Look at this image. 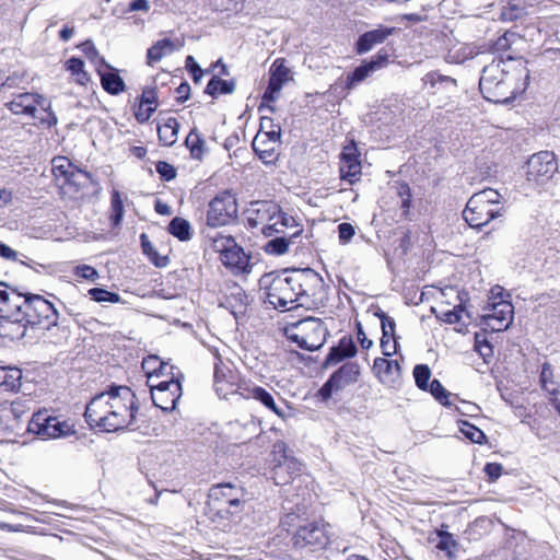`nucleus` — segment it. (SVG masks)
I'll return each mask as SVG.
<instances>
[{
  "label": "nucleus",
  "mask_w": 560,
  "mask_h": 560,
  "mask_svg": "<svg viewBox=\"0 0 560 560\" xmlns=\"http://www.w3.org/2000/svg\"><path fill=\"white\" fill-rule=\"evenodd\" d=\"M7 106L14 115L38 118L42 124L49 127L57 124L56 115L50 112V103L39 94L20 93L7 103Z\"/></svg>",
  "instance_id": "nucleus-8"
},
{
  "label": "nucleus",
  "mask_w": 560,
  "mask_h": 560,
  "mask_svg": "<svg viewBox=\"0 0 560 560\" xmlns=\"http://www.w3.org/2000/svg\"><path fill=\"white\" fill-rule=\"evenodd\" d=\"M51 172L55 179L62 186H80L83 179L89 178V174L75 168L71 161L66 156H56L51 160Z\"/></svg>",
  "instance_id": "nucleus-17"
},
{
  "label": "nucleus",
  "mask_w": 560,
  "mask_h": 560,
  "mask_svg": "<svg viewBox=\"0 0 560 560\" xmlns=\"http://www.w3.org/2000/svg\"><path fill=\"white\" fill-rule=\"evenodd\" d=\"M337 372L346 382V384L349 385L357 382L360 369L359 365L355 363H348L342 365Z\"/></svg>",
  "instance_id": "nucleus-54"
},
{
  "label": "nucleus",
  "mask_w": 560,
  "mask_h": 560,
  "mask_svg": "<svg viewBox=\"0 0 560 560\" xmlns=\"http://www.w3.org/2000/svg\"><path fill=\"white\" fill-rule=\"evenodd\" d=\"M28 326L24 314L23 317L0 318V337L11 341L20 340L25 336Z\"/></svg>",
  "instance_id": "nucleus-27"
},
{
  "label": "nucleus",
  "mask_w": 560,
  "mask_h": 560,
  "mask_svg": "<svg viewBox=\"0 0 560 560\" xmlns=\"http://www.w3.org/2000/svg\"><path fill=\"white\" fill-rule=\"evenodd\" d=\"M236 376L221 358H217L214 363L213 383L215 393L220 398H228L229 395L236 393L235 386Z\"/></svg>",
  "instance_id": "nucleus-20"
},
{
  "label": "nucleus",
  "mask_w": 560,
  "mask_h": 560,
  "mask_svg": "<svg viewBox=\"0 0 560 560\" xmlns=\"http://www.w3.org/2000/svg\"><path fill=\"white\" fill-rule=\"evenodd\" d=\"M520 40L521 38L517 36V34L513 32H505L493 43L491 48L494 54H502L511 49L512 46Z\"/></svg>",
  "instance_id": "nucleus-46"
},
{
  "label": "nucleus",
  "mask_w": 560,
  "mask_h": 560,
  "mask_svg": "<svg viewBox=\"0 0 560 560\" xmlns=\"http://www.w3.org/2000/svg\"><path fill=\"white\" fill-rule=\"evenodd\" d=\"M23 314L30 326H42L45 329L57 325L58 312L51 302L38 294H26Z\"/></svg>",
  "instance_id": "nucleus-12"
},
{
  "label": "nucleus",
  "mask_w": 560,
  "mask_h": 560,
  "mask_svg": "<svg viewBox=\"0 0 560 560\" xmlns=\"http://www.w3.org/2000/svg\"><path fill=\"white\" fill-rule=\"evenodd\" d=\"M552 377H553V373H552L551 366L549 364L545 363L542 365V370L540 373L541 386L550 395H557L558 389L552 381Z\"/></svg>",
  "instance_id": "nucleus-52"
},
{
  "label": "nucleus",
  "mask_w": 560,
  "mask_h": 560,
  "mask_svg": "<svg viewBox=\"0 0 560 560\" xmlns=\"http://www.w3.org/2000/svg\"><path fill=\"white\" fill-rule=\"evenodd\" d=\"M428 389L432 394V396L440 401L444 406H450V397L452 396L450 392H447L444 386L438 380H433Z\"/></svg>",
  "instance_id": "nucleus-50"
},
{
  "label": "nucleus",
  "mask_w": 560,
  "mask_h": 560,
  "mask_svg": "<svg viewBox=\"0 0 560 560\" xmlns=\"http://www.w3.org/2000/svg\"><path fill=\"white\" fill-rule=\"evenodd\" d=\"M237 214V202L234 195L224 191L214 197L209 203L207 223L217 228L229 224Z\"/></svg>",
  "instance_id": "nucleus-15"
},
{
  "label": "nucleus",
  "mask_w": 560,
  "mask_h": 560,
  "mask_svg": "<svg viewBox=\"0 0 560 560\" xmlns=\"http://www.w3.org/2000/svg\"><path fill=\"white\" fill-rule=\"evenodd\" d=\"M234 82L233 81H226L219 79L217 77H213L207 88L206 92L212 96H218L221 94H230L234 91Z\"/></svg>",
  "instance_id": "nucleus-44"
},
{
  "label": "nucleus",
  "mask_w": 560,
  "mask_h": 560,
  "mask_svg": "<svg viewBox=\"0 0 560 560\" xmlns=\"http://www.w3.org/2000/svg\"><path fill=\"white\" fill-rule=\"evenodd\" d=\"M355 234V229L352 224L343 222L338 225V238L341 244H348Z\"/></svg>",
  "instance_id": "nucleus-59"
},
{
  "label": "nucleus",
  "mask_w": 560,
  "mask_h": 560,
  "mask_svg": "<svg viewBox=\"0 0 560 560\" xmlns=\"http://www.w3.org/2000/svg\"><path fill=\"white\" fill-rule=\"evenodd\" d=\"M66 69L71 73L74 81L84 85L89 80V74L84 70V62L78 58H71L66 62Z\"/></svg>",
  "instance_id": "nucleus-43"
},
{
  "label": "nucleus",
  "mask_w": 560,
  "mask_h": 560,
  "mask_svg": "<svg viewBox=\"0 0 560 560\" xmlns=\"http://www.w3.org/2000/svg\"><path fill=\"white\" fill-rule=\"evenodd\" d=\"M26 294L9 288L0 282V318H11L12 316L23 317V308Z\"/></svg>",
  "instance_id": "nucleus-19"
},
{
  "label": "nucleus",
  "mask_w": 560,
  "mask_h": 560,
  "mask_svg": "<svg viewBox=\"0 0 560 560\" xmlns=\"http://www.w3.org/2000/svg\"><path fill=\"white\" fill-rule=\"evenodd\" d=\"M373 369L383 384L390 385L400 374V365L396 360L377 358L374 360Z\"/></svg>",
  "instance_id": "nucleus-30"
},
{
  "label": "nucleus",
  "mask_w": 560,
  "mask_h": 560,
  "mask_svg": "<svg viewBox=\"0 0 560 560\" xmlns=\"http://www.w3.org/2000/svg\"><path fill=\"white\" fill-rule=\"evenodd\" d=\"M236 393L244 399H253L259 402L270 412L275 413L281 420H287L290 413L276 402L275 395H278L272 388L267 389L261 387L249 380H242L236 384Z\"/></svg>",
  "instance_id": "nucleus-13"
},
{
  "label": "nucleus",
  "mask_w": 560,
  "mask_h": 560,
  "mask_svg": "<svg viewBox=\"0 0 560 560\" xmlns=\"http://www.w3.org/2000/svg\"><path fill=\"white\" fill-rule=\"evenodd\" d=\"M186 68L189 69L192 75V80L198 83L203 77V70L198 66L192 56L186 58Z\"/></svg>",
  "instance_id": "nucleus-63"
},
{
  "label": "nucleus",
  "mask_w": 560,
  "mask_h": 560,
  "mask_svg": "<svg viewBox=\"0 0 560 560\" xmlns=\"http://www.w3.org/2000/svg\"><path fill=\"white\" fill-rule=\"evenodd\" d=\"M74 273L83 279L95 281L98 278V272L95 268L89 265H81L75 268Z\"/></svg>",
  "instance_id": "nucleus-62"
},
{
  "label": "nucleus",
  "mask_w": 560,
  "mask_h": 560,
  "mask_svg": "<svg viewBox=\"0 0 560 560\" xmlns=\"http://www.w3.org/2000/svg\"><path fill=\"white\" fill-rule=\"evenodd\" d=\"M89 295L95 302H109V303H118L120 301V296L117 293L109 292L105 289L94 288L89 290Z\"/></svg>",
  "instance_id": "nucleus-51"
},
{
  "label": "nucleus",
  "mask_w": 560,
  "mask_h": 560,
  "mask_svg": "<svg viewBox=\"0 0 560 560\" xmlns=\"http://www.w3.org/2000/svg\"><path fill=\"white\" fill-rule=\"evenodd\" d=\"M253 214L249 222L254 226H260L267 237L273 236L275 233H284V228L293 226L294 223V219L283 213L272 201L256 202Z\"/></svg>",
  "instance_id": "nucleus-7"
},
{
  "label": "nucleus",
  "mask_w": 560,
  "mask_h": 560,
  "mask_svg": "<svg viewBox=\"0 0 560 560\" xmlns=\"http://www.w3.org/2000/svg\"><path fill=\"white\" fill-rule=\"evenodd\" d=\"M398 195L400 197L402 215L407 217L409 213L410 206H411V191H410L409 186L406 184L400 185Z\"/></svg>",
  "instance_id": "nucleus-58"
},
{
  "label": "nucleus",
  "mask_w": 560,
  "mask_h": 560,
  "mask_svg": "<svg viewBox=\"0 0 560 560\" xmlns=\"http://www.w3.org/2000/svg\"><path fill=\"white\" fill-rule=\"evenodd\" d=\"M156 172L165 180H171V179L175 178V176H176L175 168L167 162H159L156 164Z\"/></svg>",
  "instance_id": "nucleus-64"
},
{
  "label": "nucleus",
  "mask_w": 560,
  "mask_h": 560,
  "mask_svg": "<svg viewBox=\"0 0 560 560\" xmlns=\"http://www.w3.org/2000/svg\"><path fill=\"white\" fill-rule=\"evenodd\" d=\"M558 171V163L555 153L540 151L533 154L526 164V178L537 185L550 180Z\"/></svg>",
  "instance_id": "nucleus-14"
},
{
  "label": "nucleus",
  "mask_w": 560,
  "mask_h": 560,
  "mask_svg": "<svg viewBox=\"0 0 560 560\" xmlns=\"http://www.w3.org/2000/svg\"><path fill=\"white\" fill-rule=\"evenodd\" d=\"M103 89L109 94L117 95L125 91V83L120 75L109 66L97 67Z\"/></svg>",
  "instance_id": "nucleus-32"
},
{
  "label": "nucleus",
  "mask_w": 560,
  "mask_h": 560,
  "mask_svg": "<svg viewBox=\"0 0 560 560\" xmlns=\"http://www.w3.org/2000/svg\"><path fill=\"white\" fill-rule=\"evenodd\" d=\"M526 14V5L524 0H511L501 11L503 21H516Z\"/></svg>",
  "instance_id": "nucleus-41"
},
{
  "label": "nucleus",
  "mask_w": 560,
  "mask_h": 560,
  "mask_svg": "<svg viewBox=\"0 0 560 560\" xmlns=\"http://www.w3.org/2000/svg\"><path fill=\"white\" fill-rule=\"evenodd\" d=\"M460 432L474 443L482 444L486 440L485 433L469 422L462 423Z\"/></svg>",
  "instance_id": "nucleus-53"
},
{
  "label": "nucleus",
  "mask_w": 560,
  "mask_h": 560,
  "mask_svg": "<svg viewBox=\"0 0 560 560\" xmlns=\"http://www.w3.org/2000/svg\"><path fill=\"white\" fill-rule=\"evenodd\" d=\"M179 124L176 118L168 117L158 124L159 140L162 144L171 147L178 139Z\"/></svg>",
  "instance_id": "nucleus-35"
},
{
  "label": "nucleus",
  "mask_w": 560,
  "mask_h": 560,
  "mask_svg": "<svg viewBox=\"0 0 560 560\" xmlns=\"http://www.w3.org/2000/svg\"><path fill=\"white\" fill-rule=\"evenodd\" d=\"M185 143L189 149L192 158L201 159L203 153V141L201 140L200 136L197 132H195V130L190 131V133L186 138Z\"/></svg>",
  "instance_id": "nucleus-49"
},
{
  "label": "nucleus",
  "mask_w": 560,
  "mask_h": 560,
  "mask_svg": "<svg viewBox=\"0 0 560 560\" xmlns=\"http://www.w3.org/2000/svg\"><path fill=\"white\" fill-rule=\"evenodd\" d=\"M387 63V55L378 54L374 59L357 67L353 72L347 75V89H353L358 83L365 80L371 73L385 67Z\"/></svg>",
  "instance_id": "nucleus-25"
},
{
  "label": "nucleus",
  "mask_w": 560,
  "mask_h": 560,
  "mask_svg": "<svg viewBox=\"0 0 560 560\" xmlns=\"http://www.w3.org/2000/svg\"><path fill=\"white\" fill-rule=\"evenodd\" d=\"M124 217V201L119 191L112 194V215L110 220L115 226L119 225Z\"/></svg>",
  "instance_id": "nucleus-47"
},
{
  "label": "nucleus",
  "mask_w": 560,
  "mask_h": 560,
  "mask_svg": "<svg viewBox=\"0 0 560 560\" xmlns=\"http://www.w3.org/2000/svg\"><path fill=\"white\" fill-rule=\"evenodd\" d=\"M381 348L385 357H390L396 353L397 341L394 334H388L386 331L382 332Z\"/></svg>",
  "instance_id": "nucleus-55"
},
{
  "label": "nucleus",
  "mask_w": 560,
  "mask_h": 560,
  "mask_svg": "<svg viewBox=\"0 0 560 560\" xmlns=\"http://www.w3.org/2000/svg\"><path fill=\"white\" fill-rule=\"evenodd\" d=\"M361 168L355 144L346 145L340 156V177L353 184L360 179Z\"/></svg>",
  "instance_id": "nucleus-21"
},
{
  "label": "nucleus",
  "mask_w": 560,
  "mask_h": 560,
  "mask_svg": "<svg viewBox=\"0 0 560 560\" xmlns=\"http://www.w3.org/2000/svg\"><path fill=\"white\" fill-rule=\"evenodd\" d=\"M168 232L180 241H187L191 236L189 222L182 218H174L171 221Z\"/></svg>",
  "instance_id": "nucleus-45"
},
{
  "label": "nucleus",
  "mask_w": 560,
  "mask_h": 560,
  "mask_svg": "<svg viewBox=\"0 0 560 560\" xmlns=\"http://www.w3.org/2000/svg\"><path fill=\"white\" fill-rule=\"evenodd\" d=\"M55 417L49 416L47 411H38L33 415L30 424L28 431L33 432L43 439H48L49 431L52 428V421Z\"/></svg>",
  "instance_id": "nucleus-36"
},
{
  "label": "nucleus",
  "mask_w": 560,
  "mask_h": 560,
  "mask_svg": "<svg viewBox=\"0 0 560 560\" xmlns=\"http://www.w3.org/2000/svg\"><path fill=\"white\" fill-rule=\"evenodd\" d=\"M180 44L178 42L164 38L158 40L152 47L148 49L147 59L148 65H153L162 60V58L170 56L175 50L179 49Z\"/></svg>",
  "instance_id": "nucleus-33"
},
{
  "label": "nucleus",
  "mask_w": 560,
  "mask_h": 560,
  "mask_svg": "<svg viewBox=\"0 0 560 560\" xmlns=\"http://www.w3.org/2000/svg\"><path fill=\"white\" fill-rule=\"evenodd\" d=\"M288 451V445L282 441L276 442L272 446L271 478L278 486L289 483L301 471L302 464L289 455Z\"/></svg>",
  "instance_id": "nucleus-11"
},
{
  "label": "nucleus",
  "mask_w": 560,
  "mask_h": 560,
  "mask_svg": "<svg viewBox=\"0 0 560 560\" xmlns=\"http://www.w3.org/2000/svg\"><path fill=\"white\" fill-rule=\"evenodd\" d=\"M151 397L153 404L164 411H172L182 396V385L174 375L171 380L151 383Z\"/></svg>",
  "instance_id": "nucleus-16"
},
{
  "label": "nucleus",
  "mask_w": 560,
  "mask_h": 560,
  "mask_svg": "<svg viewBox=\"0 0 560 560\" xmlns=\"http://www.w3.org/2000/svg\"><path fill=\"white\" fill-rule=\"evenodd\" d=\"M442 301H450L451 307H453L454 304L459 303V301H462V299H460L459 292L457 291L456 288L447 287L440 291L439 303H441Z\"/></svg>",
  "instance_id": "nucleus-60"
},
{
  "label": "nucleus",
  "mask_w": 560,
  "mask_h": 560,
  "mask_svg": "<svg viewBox=\"0 0 560 560\" xmlns=\"http://www.w3.org/2000/svg\"><path fill=\"white\" fill-rule=\"evenodd\" d=\"M295 231L288 233L284 228V233H275L273 235H278L275 238L270 240L265 245V252L271 255H282L288 252L290 244L293 243V240L301 235L302 229L295 226Z\"/></svg>",
  "instance_id": "nucleus-29"
},
{
  "label": "nucleus",
  "mask_w": 560,
  "mask_h": 560,
  "mask_svg": "<svg viewBox=\"0 0 560 560\" xmlns=\"http://www.w3.org/2000/svg\"><path fill=\"white\" fill-rule=\"evenodd\" d=\"M394 27L380 26L376 30L362 34L357 42V52L365 54L374 46L382 44L394 33Z\"/></svg>",
  "instance_id": "nucleus-28"
},
{
  "label": "nucleus",
  "mask_w": 560,
  "mask_h": 560,
  "mask_svg": "<svg viewBox=\"0 0 560 560\" xmlns=\"http://www.w3.org/2000/svg\"><path fill=\"white\" fill-rule=\"evenodd\" d=\"M285 336L302 349L314 351L319 349L327 336V327L316 317H306L285 327Z\"/></svg>",
  "instance_id": "nucleus-5"
},
{
  "label": "nucleus",
  "mask_w": 560,
  "mask_h": 560,
  "mask_svg": "<svg viewBox=\"0 0 560 560\" xmlns=\"http://www.w3.org/2000/svg\"><path fill=\"white\" fill-rule=\"evenodd\" d=\"M423 81L425 84H429L431 88H434L438 83H446L451 85H455L456 81L450 77L442 75L438 72H430L424 78Z\"/></svg>",
  "instance_id": "nucleus-57"
},
{
  "label": "nucleus",
  "mask_w": 560,
  "mask_h": 560,
  "mask_svg": "<svg viewBox=\"0 0 560 560\" xmlns=\"http://www.w3.org/2000/svg\"><path fill=\"white\" fill-rule=\"evenodd\" d=\"M52 428L49 431L48 439L66 438L75 433L74 425L70 421L61 420L56 417L51 419Z\"/></svg>",
  "instance_id": "nucleus-42"
},
{
  "label": "nucleus",
  "mask_w": 560,
  "mask_h": 560,
  "mask_svg": "<svg viewBox=\"0 0 560 560\" xmlns=\"http://www.w3.org/2000/svg\"><path fill=\"white\" fill-rule=\"evenodd\" d=\"M137 411L138 400L132 389L112 386L90 400L84 416L92 428L116 432L133 425Z\"/></svg>",
  "instance_id": "nucleus-1"
},
{
  "label": "nucleus",
  "mask_w": 560,
  "mask_h": 560,
  "mask_svg": "<svg viewBox=\"0 0 560 560\" xmlns=\"http://www.w3.org/2000/svg\"><path fill=\"white\" fill-rule=\"evenodd\" d=\"M501 288L492 289L491 296L481 316L482 324L493 331L508 329L514 316L512 303L501 296Z\"/></svg>",
  "instance_id": "nucleus-9"
},
{
  "label": "nucleus",
  "mask_w": 560,
  "mask_h": 560,
  "mask_svg": "<svg viewBox=\"0 0 560 560\" xmlns=\"http://www.w3.org/2000/svg\"><path fill=\"white\" fill-rule=\"evenodd\" d=\"M436 536H438V542H436L435 547L439 550L444 551L450 559L455 558L456 551L458 548V544L454 539L453 535L448 532L439 530L436 533Z\"/></svg>",
  "instance_id": "nucleus-40"
},
{
  "label": "nucleus",
  "mask_w": 560,
  "mask_h": 560,
  "mask_svg": "<svg viewBox=\"0 0 560 560\" xmlns=\"http://www.w3.org/2000/svg\"><path fill=\"white\" fill-rule=\"evenodd\" d=\"M264 138L262 133H257L253 140V149L264 163L269 164L278 158V144L270 140L266 141Z\"/></svg>",
  "instance_id": "nucleus-34"
},
{
  "label": "nucleus",
  "mask_w": 560,
  "mask_h": 560,
  "mask_svg": "<svg viewBox=\"0 0 560 560\" xmlns=\"http://www.w3.org/2000/svg\"><path fill=\"white\" fill-rule=\"evenodd\" d=\"M528 82L527 61L521 57L508 56L505 59H493L483 67L479 89L487 101L506 104L523 93Z\"/></svg>",
  "instance_id": "nucleus-2"
},
{
  "label": "nucleus",
  "mask_w": 560,
  "mask_h": 560,
  "mask_svg": "<svg viewBox=\"0 0 560 560\" xmlns=\"http://www.w3.org/2000/svg\"><path fill=\"white\" fill-rule=\"evenodd\" d=\"M432 311L441 320L447 324L459 325L460 327L458 330L466 328L468 325L469 315L463 306V301L455 303L453 307H451L450 301H442L441 303H438L435 307H432Z\"/></svg>",
  "instance_id": "nucleus-23"
},
{
  "label": "nucleus",
  "mask_w": 560,
  "mask_h": 560,
  "mask_svg": "<svg viewBox=\"0 0 560 560\" xmlns=\"http://www.w3.org/2000/svg\"><path fill=\"white\" fill-rule=\"evenodd\" d=\"M211 247L220 254L222 264L234 273L247 271L249 257L232 236L218 233L211 238Z\"/></svg>",
  "instance_id": "nucleus-10"
},
{
  "label": "nucleus",
  "mask_w": 560,
  "mask_h": 560,
  "mask_svg": "<svg viewBox=\"0 0 560 560\" xmlns=\"http://www.w3.org/2000/svg\"><path fill=\"white\" fill-rule=\"evenodd\" d=\"M503 212L501 194L495 189L487 188L469 198L463 211V218L471 228L478 229L502 217Z\"/></svg>",
  "instance_id": "nucleus-3"
},
{
  "label": "nucleus",
  "mask_w": 560,
  "mask_h": 560,
  "mask_svg": "<svg viewBox=\"0 0 560 560\" xmlns=\"http://www.w3.org/2000/svg\"><path fill=\"white\" fill-rule=\"evenodd\" d=\"M243 490L232 483H219L211 487L209 498L218 502H226L230 506H238Z\"/></svg>",
  "instance_id": "nucleus-26"
},
{
  "label": "nucleus",
  "mask_w": 560,
  "mask_h": 560,
  "mask_svg": "<svg viewBox=\"0 0 560 560\" xmlns=\"http://www.w3.org/2000/svg\"><path fill=\"white\" fill-rule=\"evenodd\" d=\"M295 272L290 276L265 275L260 287L265 290L266 302L273 308L289 311L298 306Z\"/></svg>",
  "instance_id": "nucleus-4"
},
{
  "label": "nucleus",
  "mask_w": 560,
  "mask_h": 560,
  "mask_svg": "<svg viewBox=\"0 0 560 560\" xmlns=\"http://www.w3.org/2000/svg\"><path fill=\"white\" fill-rule=\"evenodd\" d=\"M22 371L18 368L0 366V386L16 392L21 387Z\"/></svg>",
  "instance_id": "nucleus-37"
},
{
  "label": "nucleus",
  "mask_w": 560,
  "mask_h": 560,
  "mask_svg": "<svg viewBox=\"0 0 560 560\" xmlns=\"http://www.w3.org/2000/svg\"><path fill=\"white\" fill-rule=\"evenodd\" d=\"M477 55H479V50L476 46L464 44L450 49L446 59L450 62L463 63L466 60L476 57Z\"/></svg>",
  "instance_id": "nucleus-38"
},
{
  "label": "nucleus",
  "mask_w": 560,
  "mask_h": 560,
  "mask_svg": "<svg viewBox=\"0 0 560 560\" xmlns=\"http://www.w3.org/2000/svg\"><path fill=\"white\" fill-rule=\"evenodd\" d=\"M155 109H156V106H149V104L143 105L142 103L139 102V105L137 106V108L135 110V117L139 122L143 124L150 119V117L155 112Z\"/></svg>",
  "instance_id": "nucleus-61"
},
{
  "label": "nucleus",
  "mask_w": 560,
  "mask_h": 560,
  "mask_svg": "<svg viewBox=\"0 0 560 560\" xmlns=\"http://www.w3.org/2000/svg\"><path fill=\"white\" fill-rule=\"evenodd\" d=\"M168 368V364L161 361L156 355H149L142 361V369L149 377V383H153L152 378L155 375L156 377L161 374H165V370Z\"/></svg>",
  "instance_id": "nucleus-39"
},
{
  "label": "nucleus",
  "mask_w": 560,
  "mask_h": 560,
  "mask_svg": "<svg viewBox=\"0 0 560 560\" xmlns=\"http://www.w3.org/2000/svg\"><path fill=\"white\" fill-rule=\"evenodd\" d=\"M357 353V347L350 337H342L338 346L331 348L326 358V365H336L347 358H352Z\"/></svg>",
  "instance_id": "nucleus-31"
},
{
  "label": "nucleus",
  "mask_w": 560,
  "mask_h": 560,
  "mask_svg": "<svg viewBox=\"0 0 560 560\" xmlns=\"http://www.w3.org/2000/svg\"><path fill=\"white\" fill-rule=\"evenodd\" d=\"M259 425L253 418L234 420L224 428L225 436L235 443H245L258 434Z\"/></svg>",
  "instance_id": "nucleus-22"
},
{
  "label": "nucleus",
  "mask_w": 560,
  "mask_h": 560,
  "mask_svg": "<svg viewBox=\"0 0 560 560\" xmlns=\"http://www.w3.org/2000/svg\"><path fill=\"white\" fill-rule=\"evenodd\" d=\"M82 50L85 54L86 58L95 65V67L104 68L106 65L102 58L98 57V51L95 46L86 42L82 45Z\"/></svg>",
  "instance_id": "nucleus-56"
},
{
  "label": "nucleus",
  "mask_w": 560,
  "mask_h": 560,
  "mask_svg": "<svg viewBox=\"0 0 560 560\" xmlns=\"http://www.w3.org/2000/svg\"><path fill=\"white\" fill-rule=\"evenodd\" d=\"M413 377L417 386L422 390H428L431 378V370L425 364H418L413 369Z\"/></svg>",
  "instance_id": "nucleus-48"
},
{
  "label": "nucleus",
  "mask_w": 560,
  "mask_h": 560,
  "mask_svg": "<svg viewBox=\"0 0 560 560\" xmlns=\"http://www.w3.org/2000/svg\"><path fill=\"white\" fill-rule=\"evenodd\" d=\"M295 272L298 306L317 308L324 305L327 293L323 278L313 269H303Z\"/></svg>",
  "instance_id": "nucleus-6"
},
{
  "label": "nucleus",
  "mask_w": 560,
  "mask_h": 560,
  "mask_svg": "<svg viewBox=\"0 0 560 560\" xmlns=\"http://www.w3.org/2000/svg\"><path fill=\"white\" fill-rule=\"evenodd\" d=\"M327 541L326 532L324 526L317 523H308L301 526L294 535V545L298 547L305 546H324Z\"/></svg>",
  "instance_id": "nucleus-24"
},
{
  "label": "nucleus",
  "mask_w": 560,
  "mask_h": 560,
  "mask_svg": "<svg viewBox=\"0 0 560 560\" xmlns=\"http://www.w3.org/2000/svg\"><path fill=\"white\" fill-rule=\"evenodd\" d=\"M293 80L291 70L283 59H276L269 69V84L262 95V104L275 102L282 86Z\"/></svg>",
  "instance_id": "nucleus-18"
}]
</instances>
